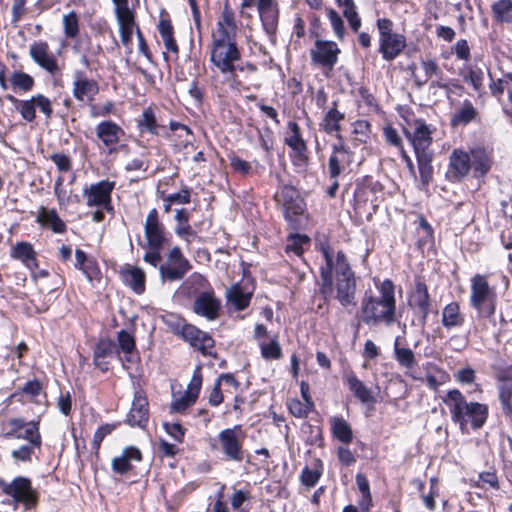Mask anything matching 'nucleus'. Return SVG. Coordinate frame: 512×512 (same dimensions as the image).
<instances>
[{
  "label": "nucleus",
  "mask_w": 512,
  "mask_h": 512,
  "mask_svg": "<svg viewBox=\"0 0 512 512\" xmlns=\"http://www.w3.org/2000/svg\"><path fill=\"white\" fill-rule=\"evenodd\" d=\"M322 253L326 261V266L321 267V278L323 280L322 293L325 289L332 287V271L335 273L336 299L342 307H354L356 305V278L345 254L338 251L336 255L330 247H322Z\"/></svg>",
  "instance_id": "obj_1"
},
{
  "label": "nucleus",
  "mask_w": 512,
  "mask_h": 512,
  "mask_svg": "<svg viewBox=\"0 0 512 512\" xmlns=\"http://www.w3.org/2000/svg\"><path fill=\"white\" fill-rule=\"evenodd\" d=\"M379 295L368 294L363 296L360 305V320L365 325L376 327L390 326L397 322L398 326L405 328L396 317L395 286L389 279L376 285Z\"/></svg>",
  "instance_id": "obj_2"
},
{
  "label": "nucleus",
  "mask_w": 512,
  "mask_h": 512,
  "mask_svg": "<svg viewBox=\"0 0 512 512\" xmlns=\"http://www.w3.org/2000/svg\"><path fill=\"white\" fill-rule=\"evenodd\" d=\"M241 54L234 39L228 38L226 33L213 34L211 49V61L223 76V81L231 88L240 85L237 72L254 73L256 67L253 64H239Z\"/></svg>",
  "instance_id": "obj_3"
},
{
  "label": "nucleus",
  "mask_w": 512,
  "mask_h": 512,
  "mask_svg": "<svg viewBox=\"0 0 512 512\" xmlns=\"http://www.w3.org/2000/svg\"><path fill=\"white\" fill-rule=\"evenodd\" d=\"M450 411L452 420L459 425L462 433L482 428L488 418V405L479 402H468L457 389L450 390Z\"/></svg>",
  "instance_id": "obj_4"
},
{
  "label": "nucleus",
  "mask_w": 512,
  "mask_h": 512,
  "mask_svg": "<svg viewBox=\"0 0 512 512\" xmlns=\"http://www.w3.org/2000/svg\"><path fill=\"white\" fill-rule=\"evenodd\" d=\"M471 305L477 309L479 314L484 317H490L496 309V290L490 286L487 277L476 274L471 279Z\"/></svg>",
  "instance_id": "obj_5"
},
{
  "label": "nucleus",
  "mask_w": 512,
  "mask_h": 512,
  "mask_svg": "<svg viewBox=\"0 0 512 512\" xmlns=\"http://www.w3.org/2000/svg\"><path fill=\"white\" fill-rule=\"evenodd\" d=\"M0 489L11 497L15 504H22L26 510L37 506L39 494L29 478L18 476L11 482L0 479Z\"/></svg>",
  "instance_id": "obj_6"
},
{
  "label": "nucleus",
  "mask_w": 512,
  "mask_h": 512,
  "mask_svg": "<svg viewBox=\"0 0 512 512\" xmlns=\"http://www.w3.org/2000/svg\"><path fill=\"white\" fill-rule=\"evenodd\" d=\"M219 449L228 461L242 462L244 459L243 440L244 434L241 425L226 428L217 436Z\"/></svg>",
  "instance_id": "obj_7"
},
{
  "label": "nucleus",
  "mask_w": 512,
  "mask_h": 512,
  "mask_svg": "<svg viewBox=\"0 0 512 512\" xmlns=\"http://www.w3.org/2000/svg\"><path fill=\"white\" fill-rule=\"evenodd\" d=\"M191 268L189 260L183 256L181 249L175 246L159 266V273L163 282H174L183 279Z\"/></svg>",
  "instance_id": "obj_8"
},
{
  "label": "nucleus",
  "mask_w": 512,
  "mask_h": 512,
  "mask_svg": "<svg viewBox=\"0 0 512 512\" xmlns=\"http://www.w3.org/2000/svg\"><path fill=\"white\" fill-rule=\"evenodd\" d=\"M275 200L282 206L286 221L297 227L304 211V202L298 191L292 186L285 185L275 194Z\"/></svg>",
  "instance_id": "obj_9"
},
{
  "label": "nucleus",
  "mask_w": 512,
  "mask_h": 512,
  "mask_svg": "<svg viewBox=\"0 0 512 512\" xmlns=\"http://www.w3.org/2000/svg\"><path fill=\"white\" fill-rule=\"evenodd\" d=\"M338 142L332 145V152L328 160V174L330 178H339L349 168L353 161V152L345 144L341 135L337 134Z\"/></svg>",
  "instance_id": "obj_10"
},
{
  "label": "nucleus",
  "mask_w": 512,
  "mask_h": 512,
  "mask_svg": "<svg viewBox=\"0 0 512 512\" xmlns=\"http://www.w3.org/2000/svg\"><path fill=\"white\" fill-rule=\"evenodd\" d=\"M115 182L102 180L85 188L83 195L86 197V204L89 207H97L106 211H112L111 193Z\"/></svg>",
  "instance_id": "obj_11"
},
{
  "label": "nucleus",
  "mask_w": 512,
  "mask_h": 512,
  "mask_svg": "<svg viewBox=\"0 0 512 512\" xmlns=\"http://www.w3.org/2000/svg\"><path fill=\"white\" fill-rule=\"evenodd\" d=\"M202 387V374L201 368L197 367L194 370L193 376L187 386V389L183 394L174 395L173 401L171 403V411L181 413L185 411L188 407L193 405L200 393Z\"/></svg>",
  "instance_id": "obj_12"
},
{
  "label": "nucleus",
  "mask_w": 512,
  "mask_h": 512,
  "mask_svg": "<svg viewBox=\"0 0 512 512\" xmlns=\"http://www.w3.org/2000/svg\"><path fill=\"white\" fill-rule=\"evenodd\" d=\"M144 234L146 243L143 244L140 242V245L143 248L163 247L166 241L165 228L164 225L160 222L158 211L155 208L151 209L146 217Z\"/></svg>",
  "instance_id": "obj_13"
},
{
  "label": "nucleus",
  "mask_w": 512,
  "mask_h": 512,
  "mask_svg": "<svg viewBox=\"0 0 512 512\" xmlns=\"http://www.w3.org/2000/svg\"><path fill=\"white\" fill-rule=\"evenodd\" d=\"M340 49L333 41L316 40L310 51L313 64L332 69L338 61Z\"/></svg>",
  "instance_id": "obj_14"
},
{
  "label": "nucleus",
  "mask_w": 512,
  "mask_h": 512,
  "mask_svg": "<svg viewBox=\"0 0 512 512\" xmlns=\"http://www.w3.org/2000/svg\"><path fill=\"white\" fill-rule=\"evenodd\" d=\"M72 93L76 100L90 102L99 92L98 82L86 76L82 70L73 72Z\"/></svg>",
  "instance_id": "obj_15"
},
{
  "label": "nucleus",
  "mask_w": 512,
  "mask_h": 512,
  "mask_svg": "<svg viewBox=\"0 0 512 512\" xmlns=\"http://www.w3.org/2000/svg\"><path fill=\"white\" fill-rule=\"evenodd\" d=\"M180 334L183 339L189 344L201 351L204 355H212V350L214 348V340L212 337L197 327L191 324H184L180 330Z\"/></svg>",
  "instance_id": "obj_16"
},
{
  "label": "nucleus",
  "mask_w": 512,
  "mask_h": 512,
  "mask_svg": "<svg viewBox=\"0 0 512 512\" xmlns=\"http://www.w3.org/2000/svg\"><path fill=\"white\" fill-rule=\"evenodd\" d=\"M95 133L98 140L109 153L117 151V145L124 136V130L113 121H102L96 128Z\"/></svg>",
  "instance_id": "obj_17"
},
{
  "label": "nucleus",
  "mask_w": 512,
  "mask_h": 512,
  "mask_svg": "<svg viewBox=\"0 0 512 512\" xmlns=\"http://www.w3.org/2000/svg\"><path fill=\"white\" fill-rule=\"evenodd\" d=\"M405 135L411 141L416 156L421 154H430L429 147L432 143L431 131L428 126L421 120H416L414 130H404Z\"/></svg>",
  "instance_id": "obj_18"
},
{
  "label": "nucleus",
  "mask_w": 512,
  "mask_h": 512,
  "mask_svg": "<svg viewBox=\"0 0 512 512\" xmlns=\"http://www.w3.org/2000/svg\"><path fill=\"white\" fill-rule=\"evenodd\" d=\"M149 420L148 401L142 390L134 392L132 407L127 416V423L130 426L144 428Z\"/></svg>",
  "instance_id": "obj_19"
},
{
  "label": "nucleus",
  "mask_w": 512,
  "mask_h": 512,
  "mask_svg": "<svg viewBox=\"0 0 512 512\" xmlns=\"http://www.w3.org/2000/svg\"><path fill=\"white\" fill-rule=\"evenodd\" d=\"M409 305L418 317L419 323L423 325L430 309L428 291L424 283L416 282L415 288L409 296Z\"/></svg>",
  "instance_id": "obj_20"
},
{
  "label": "nucleus",
  "mask_w": 512,
  "mask_h": 512,
  "mask_svg": "<svg viewBox=\"0 0 512 512\" xmlns=\"http://www.w3.org/2000/svg\"><path fill=\"white\" fill-rule=\"evenodd\" d=\"M29 54L33 61L47 72L55 74L59 71L57 59L49 50L46 42L39 41L33 43L30 46Z\"/></svg>",
  "instance_id": "obj_21"
},
{
  "label": "nucleus",
  "mask_w": 512,
  "mask_h": 512,
  "mask_svg": "<svg viewBox=\"0 0 512 512\" xmlns=\"http://www.w3.org/2000/svg\"><path fill=\"white\" fill-rule=\"evenodd\" d=\"M257 10L266 33L269 35H274L277 31L279 20V9L277 1L257 0Z\"/></svg>",
  "instance_id": "obj_22"
},
{
  "label": "nucleus",
  "mask_w": 512,
  "mask_h": 512,
  "mask_svg": "<svg viewBox=\"0 0 512 512\" xmlns=\"http://www.w3.org/2000/svg\"><path fill=\"white\" fill-rule=\"evenodd\" d=\"M221 304L210 292L200 293L194 301L193 311L207 320H215L218 317Z\"/></svg>",
  "instance_id": "obj_23"
},
{
  "label": "nucleus",
  "mask_w": 512,
  "mask_h": 512,
  "mask_svg": "<svg viewBox=\"0 0 512 512\" xmlns=\"http://www.w3.org/2000/svg\"><path fill=\"white\" fill-rule=\"evenodd\" d=\"M115 355H119L117 345L110 339H101L94 348V365L102 372H106L109 369V358Z\"/></svg>",
  "instance_id": "obj_24"
},
{
  "label": "nucleus",
  "mask_w": 512,
  "mask_h": 512,
  "mask_svg": "<svg viewBox=\"0 0 512 512\" xmlns=\"http://www.w3.org/2000/svg\"><path fill=\"white\" fill-rule=\"evenodd\" d=\"M141 460V451L135 446H128L122 450L121 455L112 459L111 467L115 473L125 474L133 469V463H139Z\"/></svg>",
  "instance_id": "obj_25"
},
{
  "label": "nucleus",
  "mask_w": 512,
  "mask_h": 512,
  "mask_svg": "<svg viewBox=\"0 0 512 512\" xmlns=\"http://www.w3.org/2000/svg\"><path fill=\"white\" fill-rule=\"evenodd\" d=\"M478 119V110L470 100L466 99L459 106L455 107V112L450 119V125L454 128L465 127Z\"/></svg>",
  "instance_id": "obj_26"
},
{
  "label": "nucleus",
  "mask_w": 512,
  "mask_h": 512,
  "mask_svg": "<svg viewBox=\"0 0 512 512\" xmlns=\"http://www.w3.org/2000/svg\"><path fill=\"white\" fill-rule=\"evenodd\" d=\"M405 46L406 39L401 34L379 39V51L387 61H391L399 56Z\"/></svg>",
  "instance_id": "obj_27"
},
{
  "label": "nucleus",
  "mask_w": 512,
  "mask_h": 512,
  "mask_svg": "<svg viewBox=\"0 0 512 512\" xmlns=\"http://www.w3.org/2000/svg\"><path fill=\"white\" fill-rule=\"evenodd\" d=\"M36 221L41 226L51 229L54 233L62 234L67 229L65 222L59 217L55 209L40 207L37 211Z\"/></svg>",
  "instance_id": "obj_28"
},
{
  "label": "nucleus",
  "mask_w": 512,
  "mask_h": 512,
  "mask_svg": "<svg viewBox=\"0 0 512 512\" xmlns=\"http://www.w3.org/2000/svg\"><path fill=\"white\" fill-rule=\"evenodd\" d=\"M450 168L453 170V176L460 180L465 177L471 168V159L467 152L463 150H454L450 156Z\"/></svg>",
  "instance_id": "obj_29"
},
{
  "label": "nucleus",
  "mask_w": 512,
  "mask_h": 512,
  "mask_svg": "<svg viewBox=\"0 0 512 512\" xmlns=\"http://www.w3.org/2000/svg\"><path fill=\"white\" fill-rule=\"evenodd\" d=\"M399 339L400 338L397 337L394 342L395 359L402 368L406 369L405 374L412 376V371L417 366L415 354L410 348L400 347Z\"/></svg>",
  "instance_id": "obj_30"
},
{
  "label": "nucleus",
  "mask_w": 512,
  "mask_h": 512,
  "mask_svg": "<svg viewBox=\"0 0 512 512\" xmlns=\"http://www.w3.org/2000/svg\"><path fill=\"white\" fill-rule=\"evenodd\" d=\"M190 215L185 209L176 210L175 220L177 224L175 226V233L177 236L182 238L188 245L196 237V232L192 229L189 224Z\"/></svg>",
  "instance_id": "obj_31"
},
{
  "label": "nucleus",
  "mask_w": 512,
  "mask_h": 512,
  "mask_svg": "<svg viewBox=\"0 0 512 512\" xmlns=\"http://www.w3.org/2000/svg\"><path fill=\"white\" fill-rule=\"evenodd\" d=\"M498 394L504 415L512 419V378L499 377Z\"/></svg>",
  "instance_id": "obj_32"
},
{
  "label": "nucleus",
  "mask_w": 512,
  "mask_h": 512,
  "mask_svg": "<svg viewBox=\"0 0 512 512\" xmlns=\"http://www.w3.org/2000/svg\"><path fill=\"white\" fill-rule=\"evenodd\" d=\"M288 135L285 137V144L288 145L297 155L303 156L307 152V145L300 134V127L295 121L288 122Z\"/></svg>",
  "instance_id": "obj_33"
},
{
  "label": "nucleus",
  "mask_w": 512,
  "mask_h": 512,
  "mask_svg": "<svg viewBox=\"0 0 512 512\" xmlns=\"http://www.w3.org/2000/svg\"><path fill=\"white\" fill-rule=\"evenodd\" d=\"M331 431L333 436L344 444H349L353 439V432L346 420L342 417H332L330 419Z\"/></svg>",
  "instance_id": "obj_34"
},
{
  "label": "nucleus",
  "mask_w": 512,
  "mask_h": 512,
  "mask_svg": "<svg viewBox=\"0 0 512 512\" xmlns=\"http://www.w3.org/2000/svg\"><path fill=\"white\" fill-rule=\"evenodd\" d=\"M336 106V102H333V107L328 110L319 124L320 128L327 134L339 132L340 121L344 119V114L338 111Z\"/></svg>",
  "instance_id": "obj_35"
},
{
  "label": "nucleus",
  "mask_w": 512,
  "mask_h": 512,
  "mask_svg": "<svg viewBox=\"0 0 512 512\" xmlns=\"http://www.w3.org/2000/svg\"><path fill=\"white\" fill-rule=\"evenodd\" d=\"M123 45L131 49L132 36L135 27L134 13L116 16Z\"/></svg>",
  "instance_id": "obj_36"
},
{
  "label": "nucleus",
  "mask_w": 512,
  "mask_h": 512,
  "mask_svg": "<svg viewBox=\"0 0 512 512\" xmlns=\"http://www.w3.org/2000/svg\"><path fill=\"white\" fill-rule=\"evenodd\" d=\"M345 382L347 383L349 390L353 392L354 396L358 398L362 403H368L372 401L371 391L360 379H358L354 373L348 374Z\"/></svg>",
  "instance_id": "obj_37"
},
{
  "label": "nucleus",
  "mask_w": 512,
  "mask_h": 512,
  "mask_svg": "<svg viewBox=\"0 0 512 512\" xmlns=\"http://www.w3.org/2000/svg\"><path fill=\"white\" fill-rule=\"evenodd\" d=\"M228 301L236 308V310H244L250 304L251 295L245 293L242 287L238 284L232 285L226 291Z\"/></svg>",
  "instance_id": "obj_38"
},
{
  "label": "nucleus",
  "mask_w": 512,
  "mask_h": 512,
  "mask_svg": "<svg viewBox=\"0 0 512 512\" xmlns=\"http://www.w3.org/2000/svg\"><path fill=\"white\" fill-rule=\"evenodd\" d=\"M123 278L125 283L130 286L137 294H141L145 290V274L137 267L127 269Z\"/></svg>",
  "instance_id": "obj_39"
},
{
  "label": "nucleus",
  "mask_w": 512,
  "mask_h": 512,
  "mask_svg": "<svg viewBox=\"0 0 512 512\" xmlns=\"http://www.w3.org/2000/svg\"><path fill=\"white\" fill-rule=\"evenodd\" d=\"M492 14L499 23L512 22V0H498L493 3Z\"/></svg>",
  "instance_id": "obj_40"
},
{
  "label": "nucleus",
  "mask_w": 512,
  "mask_h": 512,
  "mask_svg": "<svg viewBox=\"0 0 512 512\" xmlns=\"http://www.w3.org/2000/svg\"><path fill=\"white\" fill-rule=\"evenodd\" d=\"M11 257L29 266L35 261V251L30 243L19 242L12 248Z\"/></svg>",
  "instance_id": "obj_41"
},
{
  "label": "nucleus",
  "mask_w": 512,
  "mask_h": 512,
  "mask_svg": "<svg viewBox=\"0 0 512 512\" xmlns=\"http://www.w3.org/2000/svg\"><path fill=\"white\" fill-rule=\"evenodd\" d=\"M261 356L265 360H278L282 357V349L277 335H274L269 342L260 341Z\"/></svg>",
  "instance_id": "obj_42"
},
{
  "label": "nucleus",
  "mask_w": 512,
  "mask_h": 512,
  "mask_svg": "<svg viewBox=\"0 0 512 512\" xmlns=\"http://www.w3.org/2000/svg\"><path fill=\"white\" fill-rule=\"evenodd\" d=\"M7 99L15 105L23 119L32 122L36 117L35 103L33 98L30 100H19L12 95H8Z\"/></svg>",
  "instance_id": "obj_43"
},
{
  "label": "nucleus",
  "mask_w": 512,
  "mask_h": 512,
  "mask_svg": "<svg viewBox=\"0 0 512 512\" xmlns=\"http://www.w3.org/2000/svg\"><path fill=\"white\" fill-rule=\"evenodd\" d=\"M420 180L423 186L430 183L433 176V167L431 165L432 153L417 155Z\"/></svg>",
  "instance_id": "obj_44"
},
{
  "label": "nucleus",
  "mask_w": 512,
  "mask_h": 512,
  "mask_svg": "<svg viewBox=\"0 0 512 512\" xmlns=\"http://www.w3.org/2000/svg\"><path fill=\"white\" fill-rule=\"evenodd\" d=\"M471 154L474 170L484 176L491 167V162L486 151L482 148H477L471 150Z\"/></svg>",
  "instance_id": "obj_45"
},
{
  "label": "nucleus",
  "mask_w": 512,
  "mask_h": 512,
  "mask_svg": "<svg viewBox=\"0 0 512 512\" xmlns=\"http://www.w3.org/2000/svg\"><path fill=\"white\" fill-rule=\"evenodd\" d=\"M290 413L297 418H306L308 414L314 410L315 404L313 401L302 402L299 399H290L287 403Z\"/></svg>",
  "instance_id": "obj_46"
},
{
  "label": "nucleus",
  "mask_w": 512,
  "mask_h": 512,
  "mask_svg": "<svg viewBox=\"0 0 512 512\" xmlns=\"http://www.w3.org/2000/svg\"><path fill=\"white\" fill-rule=\"evenodd\" d=\"M421 69L424 71L423 76L418 73L417 69L413 71V76L418 86L423 85L429 78L432 76H438L440 73L438 65L432 60L423 61L421 63Z\"/></svg>",
  "instance_id": "obj_47"
},
{
  "label": "nucleus",
  "mask_w": 512,
  "mask_h": 512,
  "mask_svg": "<svg viewBox=\"0 0 512 512\" xmlns=\"http://www.w3.org/2000/svg\"><path fill=\"white\" fill-rule=\"evenodd\" d=\"M460 74L465 82L471 83L475 91H480L483 86L484 73L477 67H466Z\"/></svg>",
  "instance_id": "obj_48"
},
{
  "label": "nucleus",
  "mask_w": 512,
  "mask_h": 512,
  "mask_svg": "<svg viewBox=\"0 0 512 512\" xmlns=\"http://www.w3.org/2000/svg\"><path fill=\"white\" fill-rule=\"evenodd\" d=\"M236 26L234 23L233 14L225 11L222 18L217 23V29L213 34L226 33L228 38L234 39Z\"/></svg>",
  "instance_id": "obj_49"
},
{
  "label": "nucleus",
  "mask_w": 512,
  "mask_h": 512,
  "mask_svg": "<svg viewBox=\"0 0 512 512\" xmlns=\"http://www.w3.org/2000/svg\"><path fill=\"white\" fill-rule=\"evenodd\" d=\"M23 433L17 434L16 438H22L29 441L30 445H41V436L39 434L38 424L36 422L26 423Z\"/></svg>",
  "instance_id": "obj_50"
},
{
  "label": "nucleus",
  "mask_w": 512,
  "mask_h": 512,
  "mask_svg": "<svg viewBox=\"0 0 512 512\" xmlns=\"http://www.w3.org/2000/svg\"><path fill=\"white\" fill-rule=\"evenodd\" d=\"M10 82L14 88L23 91H30L34 85V79L27 73L14 72L10 78Z\"/></svg>",
  "instance_id": "obj_51"
},
{
  "label": "nucleus",
  "mask_w": 512,
  "mask_h": 512,
  "mask_svg": "<svg viewBox=\"0 0 512 512\" xmlns=\"http://www.w3.org/2000/svg\"><path fill=\"white\" fill-rule=\"evenodd\" d=\"M309 241L310 239L306 235H291L286 244V252H293L295 255L300 256L303 252V245L308 244Z\"/></svg>",
  "instance_id": "obj_52"
},
{
  "label": "nucleus",
  "mask_w": 512,
  "mask_h": 512,
  "mask_svg": "<svg viewBox=\"0 0 512 512\" xmlns=\"http://www.w3.org/2000/svg\"><path fill=\"white\" fill-rule=\"evenodd\" d=\"M469 329L462 328L459 332L452 334L450 332V348L455 351H461L468 344Z\"/></svg>",
  "instance_id": "obj_53"
},
{
  "label": "nucleus",
  "mask_w": 512,
  "mask_h": 512,
  "mask_svg": "<svg viewBox=\"0 0 512 512\" xmlns=\"http://www.w3.org/2000/svg\"><path fill=\"white\" fill-rule=\"evenodd\" d=\"M64 32L68 38H74L79 32L78 17L75 12H70L63 17Z\"/></svg>",
  "instance_id": "obj_54"
},
{
  "label": "nucleus",
  "mask_w": 512,
  "mask_h": 512,
  "mask_svg": "<svg viewBox=\"0 0 512 512\" xmlns=\"http://www.w3.org/2000/svg\"><path fill=\"white\" fill-rule=\"evenodd\" d=\"M119 349H121L124 354L129 355L133 353L135 349V340L134 337L127 332L126 330H121L118 332L117 336Z\"/></svg>",
  "instance_id": "obj_55"
},
{
  "label": "nucleus",
  "mask_w": 512,
  "mask_h": 512,
  "mask_svg": "<svg viewBox=\"0 0 512 512\" xmlns=\"http://www.w3.org/2000/svg\"><path fill=\"white\" fill-rule=\"evenodd\" d=\"M139 125L152 134H158V125L155 115L151 109H146L143 111L141 119L139 120Z\"/></svg>",
  "instance_id": "obj_56"
},
{
  "label": "nucleus",
  "mask_w": 512,
  "mask_h": 512,
  "mask_svg": "<svg viewBox=\"0 0 512 512\" xmlns=\"http://www.w3.org/2000/svg\"><path fill=\"white\" fill-rule=\"evenodd\" d=\"M115 425H112V424H105V425H102L100 426L96 432L94 433V436H93V441H92V448L94 449L95 453L98 454V451L100 449V445H101V442L103 441V439L112 433V431L115 429Z\"/></svg>",
  "instance_id": "obj_57"
},
{
  "label": "nucleus",
  "mask_w": 512,
  "mask_h": 512,
  "mask_svg": "<svg viewBox=\"0 0 512 512\" xmlns=\"http://www.w3.org/2000/svg\"><path fill=\"white\" fill-rule=\"evenodd\" d=\"M327 15L334 33L339 39H342L345 34V27L341 16L333 9H329Z\"/></svg>",
  "instance_id": "obj_58"
},
{
  "label": "nucleus",
  "mask_w": 512,
  "mask_h": 512,
  "mask_svg": "<svg viewBox=\"0 0 512 512\" xmlns=\"http://www.w3.org/2000/svg\"><path fill=\"white\" fill-rule=\"evenodd\" d=\"M115 113V104L112 101H107L101 106L93 105L90 108L91 117H107Z\"/></svg>",
  "instance_id": "obj_59"
},
{
  "label": "nucleus",
  "mask_w": 512,
  "mask_h": 512,
  "mask_svg": "<svg viewBox=\"0 0 512 512\" xmlns=\"http://www.w3.org/2000/svg\"><path fill=\"white\" fill-rule=\"evenodd\" d=\"M465 318L459 312V305L457 303H450V331L453 328H459L461 330L464 324Z\"/></svg>",
  "instance_id": "obj_60"
},
{
  "label": "nucleus",
  "mask_w": 512,
  "mask_h": 512,
  "mask_svg": "<svg viewBox=\"0 0 512 512\" xmlns=\"http://www.w3.org/2000/svg\"><path fill=\"white\" fill-rule=\"evenodd\" d=\"M39 447L40 446H36L33 444L32 445H30V444L23 445V446L19 447L18 449L12 451V457L15 460H19V461H23V462L30 461L35 448H39Z\"/></svg>",
  "instance_id": "obj_61"
},
{
  "label": "nucleus",
  "mask_w": 512,
  "mask_h": 512,
  "mask_svg": "<svg viewBox=\"0 0 512 512\" xmlns=\"http://www.w3.org/2000/svg\"><path fill=\"white\" fill-rule=\"evenodd\" d=\"M479 484L482 488H499L498 477L495 472H482L479 474Z\"/></svg>",
  "instance_id": "obj_62"
},
{
  "label": "nucleus",
  "mask_w": 512,
  "mask_h": 512,
  "mask_svg": "<svg viewBox=\"0 0 512 512\" xmlns=\"http://www.w3.org/2000/svg\"><path fill=\"white\" fill-rule=\"evenodd\" d=\"M343 13H344V16L347 18L352 30L355 32L358 31V29L361 26V19L358 16L355 4H352L351 6L346 7L344 9Z\"/></svg>",
  "instance_id": "obj_63"
},
{
  "label": "nucleus",
  "mask_w": 512,
  "mask_h": 512,
  "mask_svg": "<svg viewBox=\"0 0 512 512\" xmlns=\"http://www.w3.org/2000/svg\"><path fill=\"white\" fill-rule=\"evenodd\" d=\"M160 250L161 248H148L143 256L144 261L154 268L159 269V266L163 263Z\"/></svg>",
  "instance_id": "obj_64"
}]
</instances>
